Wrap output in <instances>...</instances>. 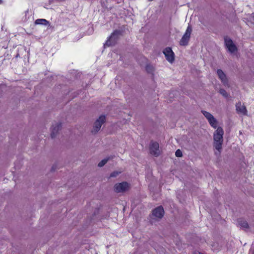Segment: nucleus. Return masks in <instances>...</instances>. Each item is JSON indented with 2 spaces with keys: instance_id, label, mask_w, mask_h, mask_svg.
Returning a JSON list of instances; mask_svg holds the SVG:
<instances>
[{
  "instance_id": "nucleus-14",
  "label": "nucleus",
  "mask_w": 254,
  "mask_h": 254,
  "mask_svg": "<svg viewBox=\"0 0 254 254\" xmlns=\"http://www.w3.org/2000/svg\"><path fill=\"white\" fill-rule=\"evenodd\" d=\"M238 225L245 231H248L250 227L248 222L242 218L238 219Z\"/></svg>"
},
{
  "instance_id": "nucleus-8",
  "label": "nucleus",
  "mask_w": 254,
  "mask_h": 254,
  "mask_svg": "<svg viewBox=\"0 0 254 254\" xmlns=\"http://www.w3.org/2000/svg\"><path fill=\"white\" fill-rule=\"evenodd\" d=\"M224 40L225 45L230 53H233L237 51V48L230 38L225 37Z\"/></svg>"
},
{
  "instance_id": "nucleus-5",
  "label": "nucleus",
  "mask_w": 254,
  "mask_h": 254,
  "mask_svg": "<svg viewBox=\"0 0 254 254\" xmlns=\"http://www.w3.org/2000/svg\"><path fill=\"white\" fill-rule=\"evenodd\" d=\"M201 112L207 119L211 126L213 128H216L217 127V122L214 116L210 113L205 111H202Z\"/></svg>"
},
{
  "instance_id": "nucleus-2",
  "label": "nucleus",
  "mask_w": 254,
  "mask_h": 254,
  "mask_svg": "<svg viewBox=\"0 0 254 254\" xmlns=\"http://www.w3.org/2000/svg\"><path fill=\"white\" fill-rule=\"evenodd\" d=\"M192 31L191 27L189 25L186 30V32L180 41V44L181 46H187L190 39V34Z\"/></svg>"
},
{
  "instance_id": "nucleus-11",
  "label": "nucleus",
  "mask_w": 254,
  "mask_h": 254,
  "mask_svg": "<svg viewBox=\"0 0 254 254\" xmlns=\"http://www.w3.org/2000/svg\"><path fill=\"white\" fill-rule=\"evenodd\" d=\"M164 214V209L162 206H158L152 211V215L156 218H161Z\"/></svg>"
},
{
  "instance_id": "nucleus-15",
  "label": "nucleus",
  "mask_w": 254,
  "mask_h": 254,
  "mask_svg": "<svg viewBox=\"0 0 254 254\" xmlns=\"http://www.w3.org/2000/svg\"><path fill=\"white\" fill-rule=\"evenodd\" d=\"M36 25H47L49 24V21L45 19H38L35 21Z\"/></svg>"
},
{
  "instance_id": "nucleus-20",
  "label": "nucleus",
  "mask_w": 254,
  "mask_h": 254,
  "mask_svg": "<svg viewBox=\"0 0 254 254\" xmlns=\"http://www.w3.org/2000/svg\"><path fill=\"white\" fill-rule=\"evenodd\" d=\"M120 173H121V172L114 171V172H112V173L110 174V177H117L118 175H119Z\"/></svg>"
},
{
  "instance_id": "nucleus-23",
  "label": "nucleus",
  "mask_w": 254,
  "mask_h": 254,
  "mask_svg": "<svg viewBox=\"0 0 254 254\" xmlns=\"http://www.w3.org/2000/svg\"><path fill=\"white\" fill-rule=\"evenodd\" d=\"M2 3V0H0V4Z\"/></svg>"
},
{
  "instance_id": "nucleus-18",
  "label": "nucleus",
  "mask_w": 254,
  "mask_h": 254,
  "mask_svg": "<svg viewBox=\"0 0 254 254\" xmlns=\"http://www.w3.org/2000/svg\"><path fill=\"white\" fill-rule=\"evenodd\" d=\"M219 93L226 98L229 97V94L224 89H220L219 90Z\"/></svg>"
},
{
  "instance_id": "nucleus-21",
  "label": "nucleus",
  "mask_w": 254,
  "mask_h": 254,
  "mask_svg": "<svg viewBox=\"0 0 254 254\" xmlns=\"http://www.w3.org/2000/svg\"><path fill=\"white\" fill-rule=\"evenodd\" d=\"M175 155L177 157H182L183 154H182V151L180 150V149H178L176 152H175Z\"/></svg>"
},
{
  "instance_id": "nucleus-7",
  "label": "nucleus",
  "mask_w": 254,
  "mask_h": 254,
  "mask_svg": "<svg viewBox=\"0 0 254 254\" xmlns=\"http://www.w3.org/2000/svg\"><path fill=\"white\" fill-rule=\"evenodd\" d=\"M129 188V184L127 182H122L115 185V190L117 192H123Z\"/></svg>"
},
{
  "instance_id": "nucleus-10",
  "label": "nucleus",
  "mask_w": 254,
  "mask_h": 254,
  "mask_svg": "<svg viewBox=\"0 0 254 254\" xmlns=\"http://www.w3.org/2000/svg\"><path fill=\"white\" fill-rule=\"evenodd\" d=\"M61 127H62V125L60 123L56 122V123L53 124L52 126L51 127V133L52 138H54L56 137L59 130L61 128Z\"/></svg>"
},
{
  "instance_id": "nucleus-22",
  "label": "nucleus",
  "mask_w": 254,
  "mask_h": 254,
  "mask_svg": "<svg viewBox=\"0 0 254 254\" xmlns=\"http://www.w3.org/2000/svg\"><path fill=\"white\" fill-rule=\"evenodd\" d=\"M192 254H203L199 253L198 252H195Z\"/></svg>"
},
{
  "instance_id": "nucleus-4",
  "label": "nucleus",
  "mask_w": 254,
  "mask_h": 254,
  "mask_svg": "<svg viewBox=\"0 0 254 254\" xmlns=\"http://www.w3.org/2000/svg\"><path fill=\"white\" fill-rule=\"evenodd\" d=\"M105 120L106 118L104 115L100 116L99 117L94 123L93 128L92 130L93 133H96L99 131L102 125L105 123Z\"/></svg>"
},
{
  "instance_id": "nucleus-13",
  "label": "nucleus",
  "mask_w": 254,
  "mask_h": 254,
  "mask_svg": "<svg viewBox=\"0 0 254 254\" xmlns=\"http://www.w3.org/2000/svg\"><path fill=\"white\" fill-rule=\"evenodd\" d=\"M236 108L238 113L244 115L247 114V110L246 108L244 105L242 104L241 102H239L236 105Z\"/></svg>"
},
{
  "instance_id": "nucleus-9",
  "label": "nucleus",
  "mask_w": 254,
  "mask_h": 254,
  "mask_svg": "<svg viewBox=\"0 0 254 254\" xmlns=\"http://www.w3.org/2000/svg\"><path fill=\"white\" fill-rule=\"evenodd\" d=\"M163 53L166 60L169 63H172L174 61L175 55L171 48H166L163 51Z\"/></svg>"
},
{
  "instance_id": "nucleus-6",
  "label": "nucleus",
  "mask_w": 254,
  "mask_h": 254,
  "mask_svg": "<svg viewBox=\"0 0 254 254\" xmlns=\"http://www.w3.org/2000/svg\"><path fill=\"white\" fill-rule=\"evenodd\" d=\"M149 151L151 154L156 157L158 156L160 153L158 143L151 142L150 144Z\"/></svg>"
},
{
  "instance_id": "nucleus-17",
  "label": "nucleus",
  "mask_w": 254,
  "mask_h": 254,
  "mask_svg": "<svg viewBox=\"0 0 254 254\" xmlns=\"http://www.w3.org/2000/svg\"><path fill=\"white\" fill-rule=\"evenodd\" d=\"M111 158V157H109L108 158H105L103 159L102 161H101L99 163L98 166L99 167H102L104 166L107 162Z\"/></svg>"
},
{
  "instance_id": "nucleus-1",
  "label": "nucleus",
  "mask_w": 254,
  "mask_h": 254,
  "mask_svg": "<svg viewBox=\"0 0 254 254\" xmlns=\"http://www.w3.org/2000/svg\"><path fill=\"white\" fill-rule=\"evenodd\" d=\"M223 134L224 131L221 127H218L214 131L213 134V146L218 151L219 155L220 154L222 149V145L223 141Z\"/></svg>"
},
{
  "instance_id": "nucleus-12",
  "label": "nucleus",
  "mask_w": 254,
  "mask_h": 254,
  "mask_svg": "<svg viewBox=\"0 0 254 254\" xmlns=\"http://www.w3.org/2000/svg\"><path fill=\"white\" fill-rule=\"evenodd\" d=\"M217 74L219 76V78L221 80L222 82L224 84V85H228V81L227 78L226 74L224 72L220 69L217 70Z\"/></svg>"
},
{
  "instance_id": "nucleus-16",
  "label": "nucleus",
  "mask_w": 254,
  "mask_h": 254,
  "mask_svg": "<svg viewBox=\"0 0 254 254\" xmlns=\"http://www.w3.org/2000/svg\"><path fill=\"white\" fill-rule=\"evenodd\" d=\"M211 248L213 251H217L220 250L221 245L217 242H214L211 244Z\"/></svg>"
},
{
  "instance_id": "nucleus-3",
  "label": "nucleus",
  "mask_w": 254,
  "mask_h": 254,
  "mask_svg": "<svg viewBox=\"0 0 254 254\" xmlns=\"http://www.w3.org/2000/svg\"><path fill=\"white\" fill-rule=\"evenodd\" d=\"M121 34V32L120 31L115 30L110 36L108 40L106 41L105 45L109 47L115 44Z\"/></svg>"
},
{
  "instance_id": "nucleus-19",
  "label": "nucleus",
  "mask_w": 254,
  "mask_h": 254,
  "mask_svg": "<svg viewBox=\"0 0 254 254\" xmlns=\"http://www.w3.org/2000/svg\"><path fill=\"white\" fill-rule=\"evenodd\" d=\"M146 70L148 73H152L154 71V67L150 65H147L146 66Z\"/></svg>"
}]
</instances>
